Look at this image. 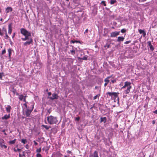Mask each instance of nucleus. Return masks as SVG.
Wrapping results in <instances>:
<instances>
[{"label": "nucleus", "instance_id": "nucleus-8", "mask_svg": "<svg viewBox=\"0 0 157 157\" xmlns=\"http://www.w3.org/2000/svg\"><path fill=\"white\" fill-rule=\"evenodd\" d=\"M89 157H99L98 155V152L95 151L93 154H90Z\"/></svg>", "mask_w": 157, "mask_h": 157}, {"label": "nucleus", "instance_id": "nucleus-11", "mask_svg": "<svg viewBox=\"0 0 157 157\" xmlns=\"http://www.w3.org/2000/svg\"><path fill=\"white\" fill-rule=\"evenodd\" d=\"M148 46H149L150 49L151 51H153L154 50V48L153 46L151 44V42L150 41H148L147 42Z\"/></svg>", "mask_w": 157, "mask_h": 157}, {"label": "nucleus", "instance_id": "nucleus-6", "mask_svg": "<svg viewBox=\"0 0 157 157\" xmlns=\"http://www.w3.org/2000/svg\"><path fill=\"white\" fill-rule=\"evenodd\" d=\"M59 97L57 94L55 93L52 94V97H48V98L50 100H53L55 99H58Z\"/></svg>", "mask_w": 157, "mask_h": 157}, {"label": "nucleus", "instance_id": "nucleus-41", "mask_svg": "<svg viewBox=\"0 0 157 157\" xmlns=\"http://www.w3.org/2000/svg\"><path fill=\"white\" fill-rule=\"evenodd\" d=\"M3 74V73H0V79H2Z\"/></svg>", "mask_w": 157, "mask_h": 157}, {"label": "nucleus", "instance_id": "nucleus-21", "mask_svg": "<svg viewBox=\"0 0 157 157\" xmlns=\"http://www.w3.org/2000/svg\"><path fill=\"white\" fill-rule=\"evenodd\" d=\"M24 97V96L22 94H21L19 95L18 98L20 100L22 101Z\"/></svg>", "mask_w": 157, "mask_h": 157}, {"label": "nucleus", "instance_id": "nucleus-63", "mask_svg": "<svg viewBox=\"0 0 157 157\" xmlns=\"http://www.w3.org/2000/svg\"><path fill=\"white\" fill-rule=\"evenodd\" d=\"M2 20H3V19H2V18H1L0 19V21H2Z\"/></svg>", "mask_w": 157, "mask_h": 157}, {"label": "nucleus", "instance_id": "nucleus-18", "mask_svg": "<svg viewBox=\"0 0 157 157\" xmlns=\"http://www.w3.org/2000/svg\"><path fill=\"white\" fill-rule=\"evenodd\" d=\"M78 59L79 60H87V58L86 56H84L82 58H80L79 57H78Z\"/></svg>", "mask_w": 157, "mask_h": 157}, {"label": "nucleus", "instance_id": "nucleus-2", "mask_svg": "<svg viewBox=\"0 0 157 157\" xmlns=\"http://www.w3.org/2000/svg\"><path fill=\"white\" fill-rule=\"evenodd\" d=\"M47 120L48 123L50 124H56L58 122L57 117L51 115L47 117Z\"/></svg>", "mask_w": 157, "mask_h": 157}, {"label": "nucleus", "instance_id": "nucleus-55", "mask_svg": "<svg viewBox=\"0 0 157 157\" xmlns=\"http://www.w3.org/2000/svg\"><path fill=\"white\" fill-rule=\"evenodd\" d=\"M87 86L89 87H92L93 86L91 85H87Z\"/></svg>", "mask_w": 157, "mask_h": 157}, {"label": "nucleus", "instance_id": "nucleus-22", "mask_svg": "<svg viewBox=\"0 0 157 157\" xmlns=\"http://www.w3.org/2000/svg\"><path fill=\"white\" fill-rule=\"evenodd\" d=\"M21 143L23 144H25L27 142V141L26 139H22L21 140Z\"/></svg>", "mask_w": 157, "mask_h": 157}, {"label": "nucleus", "instance_id": "nucleus-5", "mask_svg": "<svg viewBox=\"0 0 157 157\" xmlns=\"http://www.w3.org/2000/svg\"><path fill=\"white\" fill-rule=\"evenodd\" d=\"M20 30L21 33L24 36L26 35L31 36V33L28 32L27 30L24 28H21Z\"/></svg>", "mask_w": 157, "mask_h": 157}, {"label": "nucleus", "instance_id": "nucleus-49", "mask_svg": "<svg viewBox=\"0 0 157 157\" xmlns=\"http://www.w3.org/2000/svg\"><path fill=\"white\" fill-rule=\"evenodd\" d=\"M143 36L144 37H145L146 36V33L145 32V31H144V32L143 33Z\"/></svg>", "mask_w": 157, "mask_h": 157}, {"label": "nucleus", "instance_id": "nucleus-59", "mask_svg": "<svg viewBox=\"0 0 157 157\" xmlns=\"http://www.w3.org/2000/svg\"><path fill=\"white\" fill-rule=\"evenodd\" d=\"M22 155H23V156H25V152H24V151H23V154H22Z\"/></svg>", "mask_w": 157, "mask_h": 157}, {"label": "nucleus", "instance_id": "nucleus-24", "mask_svg": "<svg viewBox=\"0 0 157 157\" xmlns=\"http://www.w3.org/2000/svg\"><path fill=\"white\" fill-rule=\"evenodd\" d=\"M42 126L46 130H48L51 128L50 126L48 127L47 125H42Z\"/></svg>", "mask_w": 157, "mask_h": 157}, {"label": "nucleus", "instance_id": "nucleus-35", "mask_svg": "<svg viewBox=\"0 0 157 157\" xmlns=\"http://www.w3.org/2000/svg\"><path fill=\"white\" fill-rule=\"evenodd\" d=\"M139 31L140 34H142L144 32V30H142L141 29H139Z\"/></svg>", "mask_w": 157, "mask_h": 157}, {"label": "nucleus", "instance_id": "nucleus-27", "mask_svg": "<svg viewBox=\"0 0 157 157\" xmlns=\"http://www.w3.org/2000/svg\"><path fill=\"white\" fill-rule=\"evenodd\" d=\"M100 94H98L97 95H96L94 96L93 98V99L95 100L97 98H99V97L100 96Z\"/></svg>", "mask_w": 157, "mask_h": 157}, {"label": "nucleus", "instance_id": "nucleus-12", "mask_svg": "<svg viewBox=\"0 0 157 157\" xmlns=\"http://www.w3.org/2000/svg\"><path fill=\"white\" fill-rule=\"evenodd\" d=\"M110 78L109 77H107L106 78H105L104 80V81L105 82L104 84V86L105 87H106L108 83L109 82V81L108 79Z\"/></svg>", "mask_w": 157, "mask_h": 157}, {"label": "nucleus", "instance_id": "nucleus-50", "mask_svg": "<svg viewBox=\"0 0 157 157\" xmlns=\"http://www.w3.org/2000/svg\"><path fill=\"white\" fill-rule=\"evenodd\" d=\"M24 105L25 106V107L26 108V109L27 108H28L27 107V105L26 104V103H25L24 104Z\"/></svg>", "mask_w": 157, "mask_h": 157}, {"label": "nucleus", "instance_id": "nucleus-36", "mask_svg": "<svg viewBox=\"0 0 157 157\" xmlns=\"http://www.w3.org/2000/svg\"><path fill=\"white\" fill-rule=\"evenodd\" d=\"M126 30L125 29H123L121 30V32L122 33H124L126 32Z\"/></svg>", "mask_w": 157, "mask_h": 157}, {"label": "nucleus", "instance_id": "nucleus-10", "mask_svg": "<svg viewBox=\"0 0 157 157\" xmlns=\"http://www.w3.org/2000/svg\"><path fill=\"white\" fill-rule=\"evenodd\" d=\"M10 117V113L8 115H5L3 117H2V120H6L9 119Z\"/></svg>", "mask_w": 157, "mask_h": 157}, {"label": "nucleus", "instance_id": "nucleus-57", "mask_svg": "<svg viewBox=\"0 0 157 157\" xmlns=\"http://www.w3.org/2000/svg\"><path fill=\"white\" fill-rule=\"evenodd\" d=\"M23 100L24 101L26 102V98H23Z\"/></svg>", "mask_w": 157, "mask_h": 157}, {"label": "nucleus", "instance_id": "nucleus-58", "mask_svg": "<svg viewBox=\"0 0 157 157\" xmlns=\"http://www.w3.org/2000/svg\"><path fill=\"white\" fill-rule=\"evenodd\" d=\"M0 35L1 36H3V33H2L1 32L0 33Z\"/></svg>", "mask_w": 157, "mask_h": 157}, {"label": "nucleus", "instance_id": "nucleus-16", "mask_svg": "<svg viewBox=\"0 0 157 157\" xmlns=\"http://www.w3.org/2000/svg\"><path fill=\"white\" fill-rule=\"evenodd\" d=\"M124 39V37L123 36H119L117 39L118 42H121L123 41Z\"/></svg>", "mask_w": 157, "mask_h": 157}, {"label": "nucleus", "instance_id": "nucleus-26", "mask_svg": "<svg viewBox=\"0 0 157 157\" xmlns=\"http://www.w3.org/2000/svg\"><path fill=\"white\" fill-rule=\"evenodd\" d=\"M70 51L71 55H74L75 54V50H70Z\"/></svg>", "mask_w": 157, "mask_h": 157}, {"label": "nucleus", "instance_id": "nucleus-20", "mask_svg": "<svg viewBox=\"0 0 157 157\" xmlns=\"http://www.w3.org/2000/svg\"><path fill=\"white\" fill-rule=\"evenodd\" d=\"M119 94V93L118 92H113V96L115 98H117L118 97L117 95Z\"/></svg>", "mask_w": 157, "mask_h": 157}, {"label": "nucleus", "instance_id": "nucleus-52", "mask_svg": "<svg viewBox=\"0 0 157 157\" xmlns=\"http://www.w3.org/2000/svg\"><path fill=\"white\" fill-rule=\"evenodd\" d=\"M48 94L49 96H50L51 95L52 93L51 92H49L48 93Z\"/></svg>", "mask_w": 157, "mask_h": 157}, {"label": "nucleus", "instance_id": "nucleus-42", "mask_svg": "<svg viewBox=\"0 0 157 157\" xmlns=\"http://www.w3.org/2000/svg\"><path fill=\"white\" fill-rule=\"evenodd\" d=\"M0 142L1 144H2V143H4V141L2 139H0Z\"/></svg>", "mask_w": 157, "mask_h": 157}, {"label": "nucleus", "instance_id": "nucleus-7", "mask_svg": "<svg viewBox=\"0 0 157 157\" xmlns=\"http://www.w3.org/2000/svg\"><path fill=\"white\" fill-rule=\"evenodd\" d=\"M120 32L115 31L112 32L110 34V37H114L117 36L119 34Z\"/></svg>", "mask_w": 157, "mask_h": 157}, {"label": "nucleus", "instance_id": "nucleus-45", "mask_svg": "<svg viewBox=\"0 0 157 157\" xmlns=\"http://www.w3.org/2000/svg\"><path fill=\"white\" fill-rule=\"evenodd\" d=\"M12 92L14 94H15L16 92V90L14 89L12 91Z\"/></svg>", "mask_w": 157, "mask_h": 157}, {"label": "nucleus", "instance_id": "nucleus-31", "mask_svg": "<svg viewBox=\"0 0 157 157\" xmlns=\"http://www.w3.org/2000/svg\"><path fill=\"white\" fill-rule=\"evenodd\" d=\"M71 42L72 43H78L79 42V41L77 40H71Z\"/></svg>", "mask_w": 157, "mask_h": 157}, {"label": "nucleus", "instance_id": "nucleus-62", "mask_svg": "<svg viewBox=\"0 0 157 157\" xmlns=\"http://www.w3.org/2000/svg\"><path fill=\"white\" fill-rule=\"evenodd\" d=\"M155 121H152V124H154L155 123Z\"/></svg>", "mask_w": 157, "mask_h": 157}, {"label": "nucleus", "instance_id": "nucleus-47", "mask_svg": "<svg viewBox=\"0 0 157 157\" xmlns=\"http://www.w3.org/2000/svg\"><path fill=\"white\" fill-rule=\"evenodd\" d=\"M33 142L35 145H37L38 144V143L36 142L35 140L33 141Z\"/></svg>", "mask_w": 157, "mask_h": 157}, {"label": "nucleus", "instance_id": "nucleus-60", "mask_svg": "<svg viewBox=\"0 0 157 157\" xmlns=\"http://www.w3.org/2000/svg\"><path fill=\"white\" fill-rule=\"evenodd\" d=\"M15 94H16L17 95V96L19 95V94L18 93L16 92V93Z\"/></svg>", "mask_w": 157, "mask_h": 157}, {"label": "nucleus", "instance_id": "nucleus-46", "mask_svg": "<svg viewBox=\"0 0 157 157\" xmlns=\"http://www.w3.org/2000/svg\"><path fill=\"white\" fill-rule=\"evenodd\" d=\"M116 80L115 79H114V80H113L111 81V82H112V83H114L115 82H116Z\"/></svg>", "mask_w": 157, "mask_h": 157}, {"label": "nucleus", "instance_id": "nucleus-51", "mask_svg": "<svg viewBox=\"0 0 157 157\" xmlns=\"http://www.w3.org/2000/svg\"><path fill=\"white\" fill-rule=\"evenodd\" d=\"M2 132H3L4 133V134L5 135H6V133L5 132V130H2Z\"/></svg>", "mask_w": 157, "mask_h": 157}, {"label": "nucleus", "instance_id": "nucleus-15", "mask_svg": "<svg viewBox=\"0 0 157 157\" xmlns=\"http://www.w3.org/2000/svg\"><path fill=\"white\" fill-rule=\"evenodd\" d=\"M107 121V118L106 117H101L100 118V122H103L104 123H105Z\"/></svg>", "mask_w": 157, "mask_h": 157}, {"label": "nucleus", "instance_id": "nucleus-17", "mask_svg": "<svg viewBox=\"0 0 157 157\" xmlns=\"http://www.w3.org/2000/svg\"><path fill=\"white\" fill-rule=\"evenodd\" d=\"M11 107L10 105H8L6 108V111L7 113H10L11 109Z\"/></svg>", "mask_w": 157, "mask_h": 157}, {"label": "nucleus", "instance_id": "nucleus-30", "mask_svg": "<svg viewBox=\"0 0 157 157\" xmlns=\"http://www.w3.org/2000/svg\"><path fill=\"white\" fill-rule=\"evenodd\" d=\"M110 45L109 44H106L104 46V47L105 48H109L110 47Z\"/></svg>", "mask_w": 157, "mask_h": 157}, {"label": "nucleus", "instance_id": "nucleus-33", "mask_svg": "<svg viewBox=\"0 0 157 157\" xmlns=\"http://www.w3.org/2000/svg\"><path fill=\"white\" fill-rule=\"evenodd\" d=\"M6 53V50L4 48V49L2 52V54L4 55Z\"/></svg>", "mask_w": 157, "mask_h": 157}, {"label": "nucleus", "instance_id": "nucleus-9", "mask_svg": "<svg viewBox=\"0 0 157 157\" xmlns=\"http://www.w3.org/2000/svg\"><path fill=\"white\" fill-rule=\"evenodd\" d=\"M12 10L13 9L11 7L8 6L6 9L5 12L6 13H7L9 12H12Z\"/></svg>", "mask_w": 157, "mask_h": 157}, {"label": "nucleus", "instance_id": "nucleus-13", "mask_svg": "<svg viewBox=\"0 0 157 157\" xmlns=\"http://www.w3.org/2000/svg\"><path fill=\"white\" fill-rule=\"evenodd\" d=\"M12 23L9 24L8 25V33L10 34H11L12 32Z\"/></svg>", "mask_w": 157, "mask_h": 157}, {"label": "nucleus", "instance_id": "nucleus-64", "mask_svg": "<svg viewBox=\"0 0 157 157\" xmlns=\"http://www.w3.org/2000/svg\"><path fill=\"white\" fill-rule=\"evenodd\" d=\"M69 156H66V155H65L64 156V157H69Z\"/></svg>", "mask_w": 157, "mask_h": 157}, {"label": "nucleus", "instance_id": "nucleus-23", "mask_svg": "<svg viewBox=\"0 0 157 157\" xmlns=\"http://www.w3.org/2000/svg\"><path fill=\"white\" fill-rule=\"evenodd\" d=\"M117 2V1L116 0H110V3L112 5L115 3Z\"/></svg>", "mask_w": 157, "mask_h": 157}, {"label": "nucleus", "instance_id": "nucleus-4", "mask_svg": "<svg viewBox=\"0 0 157 157\" xmlns=\"http://www.w3.org/2000/svg\"><path fill=\"white\" fill-rule=\"evenodd\" d=\"M31 109L27 108L26 109V110L25 111V114H24V115H25L27 117H29L30 116L31 113L33 111L34 108V105H31Z\"/></svg>", "mask_w": 157, "mask_h": 157}, {"label": "nucleus", "instance_id": "nucleus-25", "mask_svg": "<svg viewBox=\"0 0 157 157\" xmlns=\"http://www.w3.org/2000/svg\"><path fill=\"white\" fill-rule=\"evenodd\" d=\"M95 89H97L98 90H99V92H100L101 90V86H96L95 87Z\"/></svg>", "mask_w": 157, "mask_h": 157}, {"label": "nucleus", "instance_id": "nucleus-43", "mask_svg": "<svg viewBox=\"0 0 157 157\" xmlns=\"http://www.w3.org/2000/svg\"><path fill=\"white\" fill-rule=\"evenodd\" d=\"M80 120V117H76L75 118V120L77 121H78Z\"/></svg>", "mask_w": 157, "mask_h": 157}, {"label": "nucleus", "instance_id": "nucleus-40", "mask_svg": "<svg viewBox=\"0 0 157 157\" xmlns=\"http://www.w3.org/2000/svg\"><path fill=\"white\" fill-rule=\"evenodd\" d=\"M101 3L103 4L104 6H106V4L105 3V2L104 1H102L101 2Z\"/></svg>", "mask_w": 157, "mask_h": 157}, {"label": "nucleus", "instance_id": "nucleus-3", "mask_svg": "<svg viewBox=\"0 0 157 157\" xmlns=\"http://www.w3.org/2000/svg\"><path fill=\"white\" fill-rule=\"evenodd\" d=\"M131 83L128 82H124V86H122L121 89H124L127 87V89L125 90L124 92L125 94H128L130 92V89L131 88V86H130Z\"/></svg>", "mask_w": 157, "mask_h": 157}, {"label": "nucleus", "instance_id": "nucleus-48", "mask_svg": "<svg viewBox=\"0 0 157 157\" xmlns=\"http://www.w3.org/2000/svg\"><path fill=\"white\" fill-rule=\"evenodd\" d=\"M67 152L68 154H70L71 153V151H69V150H67Z\"/></svg>", "mask_w": 157, "mask_h": 157}, {"label": "nucleus", "instance_id": "nucleus-34", "mask_svg": "<svg viewBox=\"0 0 157 157\" xmlns=\"http://www.w3.org/2000/svg\"><path fill=\"white\" fill-rule=\"evenodd\" d=\"M2 148H6L7 147V146L4 144H2L0 146Z\"/></svg>", "mask_w": 157, "mask_h": 157}, {"label": "nucleus", "instance_id": "nucleus-32", "mask_svg": "<svg viewBox=\"0 0 157 157\" xmlns=\"http://www.w3.org/2000/svg\"><path fill=\"white\" fill-rule=\"evenodd\" d=\"M5 33H6V38H5L7 39H8L9 38V37L7 35L6 30H5Z\"/></svg>", "mask_w": 157, "mask_h": 157}, {"label": "nucleus", "instance_id": "nucleus-19", "mask_svg": "<svg viewBox=\"0 0 157 157\" xmlns=\"http://www.w3.org/2000/svg\"><path fill=\"white\" fill-rule=\"evenodd\" d=\"M16 140V139H15L13 140L10 141L9 142V144H14L15 143Z\"/></svg>", "mask_w": 157, "mask_h": 157}, {"label": "nucleus", "instance_id": "nucleus-39", "mask_svg": "<svg viewBox=\"0 0 157 157\" xmlns=\"http://www.w3.org/2000/svg\"><path fill=\"white\" fill-rule=\"evenodd\" d=\"M36 157H42V156L40 154L37 153L36 154Z\"/></svg>", "mask_w": 157, "mask_h": 157}, {"label": "nucleus", "instance_id": "nucleus-14", "mask_svg": "<svg viewBox=\"0 0 157 157\" xmlns=\"http://www.w3.org/2000/svg\"><path fill=\"white\" fill-rule=\"evenodd\" d=\"M13 51V50L10 48H9L8 49V56L10 58L11 55L12 54V52Z\"/></svg>", "mask_w": 157, "mask_h": 157}, {"label": "nucleus", "instance_id": "nucleus-37", "mask_svg": "<svg viewBox=\"0 0 157 157\" xmlns=\"http://www.w3.org/2000/svg\"><path fill=\"white\" fill-rule=\"evenodd\" d=\"M41 151V147L39 148V149H37L36 152H37L40 153Z\"/></svg>", "mask_w": 157, "mask_h": 157}, {"label": "nucleus", "instance_id": "nucleus-53", "mask_svg": "<svg viewBox=\"0 0 157 157\" xmlns=\"http://www.w3.org/2000/svg\"><path fill=\"white\" fill-rule=\"evenodd\" d=\"M88 29H86V30L85 31V32H84V33L85 34L86 33H87L88 32Z\"/></svg>", "mask_w": 157, "mask_h": 157}, {"label": "nucleus", "instance_id": "nucleus-61", "mask_svg": "<svg viewBox=\"0 0 157 157\" xmlns=\"http://www.w3.org/2000/svg\"><path fill=\"white\" fill-rule=\"evenodd\" d=\"M27 97V96L26 95H25V96H24V97L23 98H26Z\"/></svg>", "mask_w": 157, "mask_h": 157}, {"label": "nucleus", "instance_id": "nucleus-38", "mask_svg": "<svg viewBox=\"0 0 157 157\" xmlns=\"http://www.w3.org/2000/svg\"><path fill=\"white\" fill-rule=\"evenodd\" d=\"M131 42V41H130V40H129L128 41H126L124 43V44H128L129 43H130Z\"/></svg>", "mask_w": 157, "mask_h": 157}, {"label": "nucleus", "instance_id": "nucleus-1", "mask_svg": "<svg viewBox=\"0 0 157 157\" xmlns=\"http://www.w3.org/2000/svg\"><path fill=\"white\" fill-rule=\"evenodd\" d=\"M25 37L24 38H22L21 40L23 41H25L26 40H28L26 42L24 43L23 45L25 46H27L28 45H29L30 44H32L33 42V40L32 38H29V37L31 36H25Z\"/></svg>", "mask_w": 157, "mask_h": 157}, {"label": "nucleus", "instance_id": "nucleus-54", "mask_svg": "<svg viewBox=\"0 0 157 157\" xmlns=\"http://www.w3.org/2000/svg\"><path fill=\"white\" fill-rule=\"evenodd\" d=\"M10 44L12 45V44H13V42H12L11 41V40L10 39Z\"/></svg>", "mask_w": 157, "mask_h": 157}, {"label": "nucleus", "instance_id": "nucleus-28", "mask_svg": "<svg viewBox=\"0 0 157 157\" xmlns=\"http://www.w3.org/2000/svg\"><path fill=\"white\" fill-rule=\"evenodd\" d=\"M113 92H107L106 93V95L108 94L110 96H113Z\"/></svg>", "mask_w": 157, "mask_h": 157}, {"label": "nucleus", "instance_id": "nucleus-56", "mask_svg": "<svg viewBox=\"0 0 157 157\" xmlns=\"http://www.w3.org/2000/svg\"><path fill=\"white\" fill-rule=\"evenodd\" d=\"M154 113L157 114V109L154 111Z\"/></svg>", "mask_w": 157, "mask_h": 157}, {"label": "nucleus", "instance_id": "nucleus-29", "mask_svg": "<svg viewBox=\"0 0 157 157\" xmlns=\"http://www.w3.org/2000/svg\"><path fill=\"white\" fill-rule=\"evenodd\" d=\"M13 150L14 151H15V152H16L17 151H18L19 152H20L21 150V149L17 148V149H16L15 148H14L13 149Z\"/></svg>", "mask_w": 157, "mask_h": 157}, {"label": "nucleus", "instance_id": "nucleus-44", "mask_svg": "<svg viewBox=\"0 0 157 157\" xmlns=\"http://www.w3.org/2000/svg\"><path fill=\"white\" fill-rule=\"evenodd\" d=\"M45 147H44L42 148L43 151H48V149L47 148V149H45Z\"/></svg>", "mask_w": 157, "mask_h": 157}]
</instances>
